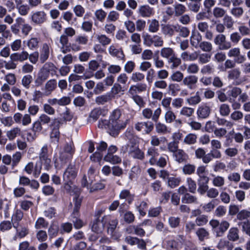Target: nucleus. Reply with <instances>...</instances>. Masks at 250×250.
Segmentation results:
<instances>
[{
	"label": "nucleus",
	"instance_id": "1",
	"mask_svg": "<svg viewBox=\"0 0 250 250\" xmlns=\"http://www.w3.org/2000/svg\"><path fill=\"white\" fill-rule=\"evenodd\" d=\"M109 123V126L112 130L118 133L120 130L125 128L127 124V120H123L121 111L119 109H116L110 114Z\"/></svg>",
	"mask_w": 250,
	"mask_h": 250
},
{
	"label": "nucleus",
	"instance_id": "2",
	"mask_svg": "<svg viewBox=\"0 0 250 250\" xmlns=\"http://www.w3.org/2000/svg\"><path fill=\"white\" fill-rule=\"evenodd\" d=\"M57 68L51 62L45 63L40 70L38 77L35 81L37 86L41 85L49 75L54 76L56 74Z\"/></svg>",
	"mask_w": 250,
	"mask_h": 250
},
{
	"label": "nucleus",
	"instance_id": "3",
	"mask_svg": "<svg viewBox=\"0 0 250 250\" xmlns=\"http://www.w3.org/2000/svg\"><path fill=\"white\" fill-rule=\"evenodd\" d=\"M78 169L74 164H70L63 172L62 178L64 182V188L70 190V184L74 180L77 175Z\"/></svg>",
	"mask_w": 250,
	"mask_h": 250
},
{
	"label": "nucleus",
	"instance_id": "4",
	"mask_svg": "<svg viewBox=\"0 0 250 250\" xmlns=\"http://www.w3.org/2000/svg\"><path fill=\"white\" fill-rule=\"evenodd\" d=\"M104 221L105 222V224H107V231L108 234L114 239H118L120 235L115 231L118 224V220L116 219L111 218L110 216H104Z\"/></svg>",
	"mask_w": 250,
	"mask_h": 250
},
{
	"label": "nucleus",
	"instance_id": "5",
	"mask_svg": "<svg viewBox=\"0 0 250 250\" xmlns=\"http://www.w3.org/2000/svg\"><path fill=\"white\" fill-rule=\"evenodd\" d=\"M73 201L74 202L75 207L73 215L74 216V219L72 221L74 223V227L77 229H79L83 225V221L77 218V216L78 215V211L81 205L82 198L79 195L76 194L73 197Z\"/></svg>",
	"mask_w": 250,
	"mask_h": 250
},
{
	"label": "nucleus",
	"instance_id": "6",
	"mask_svg": "<svg viewBox=\"0 0 250 250\" xmlns=\"http://www.w3.org/2000/svg\"><path fill=\"white\" fill-rule=\"evenodd\" d=\"M92 183L88 181L86 175L83 176L81 182L82 186L83 187H86L87 189L89 190V192H93L103 189L105 187L104 184L102 182H98L93 185H91Z\"/></svg>",
	"mask_w": 250,
	"mask_h": 250
},
{
	"label": "nucleus",
	"instance_id": "7",
	"mask_svg": "<svg viewBox=\"0 0 250 250\" xmlns=\"http://www.w3.org/2000/svg\"><path fill=\"white\" fill-rule=\"evenodd\" d=\"M227 55L229 58H234V61L237 63H242L246 60V57L241 54V50L239 47L230 49L227 52Z\"/></svg>",
	"mask_w": 250,
	"mask_h": 250
},
{
	"label": "nucleus",
	"instance_id": "8",
	"mask_svg": "<svg viewBox=\"0 0 250 250\" xmlns=\"http://www.w3.org/2000/svg\"><path fill=\"white\" fill-rule=\"evenodd\" d=\"M46 14L43 11L32 12L31 15V22L36 25H41L46 21Z\"/></svg>",
	"mask_w": 250,
	"mask_h": 250
},
{
	"label": "nucleus",
	"instance_id": "9",
	"mask_svg": "<svg viewBox=\"0 0 250 250\" xmlns=\"http://www.w3.org/2000/svg\"><path fill=\"white\" fill-rule=\"evenodd\" d=\"M161 113L160 107L157 108L153 113L152 110L148 108H145L142 111V115L147 119H151L154 122H157Z\"/></svg>",
	"mask_w": 250,
	"mask_h": 250
},
{
	"label": "nucleus",
	"instance_id": "10",
	"mask_svg": "<svg viewBox=\"0 0 250 250\" xmlns=\"http://www.w3.org/2000/svg\"><path fill=\"white\" fill-rule=\"evenodd\" d=\"M226 37L225 35L220 34L216 36L214 39V42L219 46L221 50H227L230 48L231 45L230 42H226Z\"/></svg>",
	"mask_w": 250,
	"mask_h": 250
},
{
	"label": "nucleus",
	"instance_id": "11",
	"mask_svg": "<svg viewBox=\"0 0 250 250\" xmlns=\"http://www.w3.org/2000/svg\"><path fill=\"white\" fill-rule=\"evenodd\" d=\"M61 121L57 119L54 120V125L50 134L51 142L54 144H58L59 141L60 132L59 131V125Z\"/></svg>",
	"mask_w": 250,
	"mask_h": 250
},
{
	"label": "nucleus",
	"instance_id": "12",
	"mask_svg": "<svg viewBox=\"0 0 250 250\" xmlns=\"http://www.w3.org/2000/svg\"><path fill=\"white\" fill-rule=\"evenodd\" d=\"M128 137H129V142L128 144L122 146V150L124 153L127 152L131 155L138 147V145L136 143L134 137H133L131 134L129 135Z\"/></svg>",
	"mask_w": 250,
	"mask_h": 250
},
{
	"label": "nucleus",
	"instance_id": "13",
	"mask_svg": "<svg viewBox=\"0 0 250 250\" xmlns=\"http://www.w3.org/2000/svg\"><path fill=\"white\" fill-rule=\"evenodd\" d=\"M138 14L143 18H149L154 15V11L153 8L148 5H142L139 7L137 10Z\"/></svg>",
	"mask_w": 250,
	"mask_h": 250
},
{
	"label": "nucleus",
	"instance_id": "14",
	"mask_svg": "<svg viewBox=\"0 0 250 250\" xmlns=\"http://www.w3.org/2000/svg\"><path fill=\"white\" fill-rule=\"evenodd\" d=\"M42 167L41 165H38L37 163L34 167V164L32 162L28 163L24 167V170L28 174H31L33 172L34 176L35 177H38L41 173Z\"/></svg>",
	"mask_w": 250,
	"mask_h": 250
},
{
	"label": "nucleus",
	"instance_id": "15",
	"mask_svg": "<svg viewBox=\"0 0 250 250\" xmlns=\"http://www.w3.org/2000/svg\"><path fill=\"white\" fill-rule=\"evenodd\" d=\"M198 80V77L196 76L190 75L185 77L182 83L185 86L191 90L195 87Z\"/></svg>",
	"mask_w": 250,
	"mask_h": 250
},
{
	"label": "nucleus",
	"instance_id": "16",
	"mask_svg": "<svg viewBox=\"0 0 250 250\" xmlns=\"http://www.w3.org/2000/svg\"><path fill=\"white\" fill-rule=\"evenodd\" d=\"M108 51L110 55L116 57L121 60H124L125 55L121 48L116 44H112L108 48Z\"/></svg>",
	"mask_w": 250,
	"mask_h": 250
},
{
	"label": "nucleus",
	"instance_id": "17",
	"mask_svg": "<svg viewBox=\"0 0 250 250\" xmlns=\"http://www.w3.org/2000/svg\"><path fill=\"white\" fill-rule=\"evenodd\" d=\"M50 46L49 44L44 43L40 50V59L42 63L45 62L48 58L50 54Z\"/></svg>",
	"mask_w": 250,
	"mask_h": 250
},
{
	"label": "nucleus",
	"instance_id": "18",
	"mask_svg": "<svg viewBox=\"0 0 250 250\" xmlns=\"http://www.w3.org/2000/svg\"><path fill=\"white\" fill-rule=\"evenodd\" d=\"M29 53L26 51H22L20 53H14L10 56V59L15 62H22L27 60Z\"/></svg>",
	"mask_w": 250,
	"mask_h": 250
},
{
	"label": "nucleus",
	"instance_id": "19",
	"mask_svg": "<svg viewBox=\"0 0 250 250\" xmlns=\"http://www.w3.org/2000/svg\"><path fill=\"white\" fill-rule=\"evenodd\" d=\"M146 155L150 157L149 163L151 165H155L156 163V157L159 155L158 149L154 147H150L148 148Z\"/></svg>",
	"mask_w": 250,
	"mask_h": 250
},
{
	"label": "nucleus",
	"instance_id": "20",
	"mask_svg": "<svg viewBox=\"0 0 250 250\" xmlns=\"http://www.w3.org/2000/svg\"><path fill=\"white\" fill-rule=\"evenodd\" d=\"M57 87V82L55 80H50L47 82L44 86V95L48 96Z\"/></svg>",
	"mask_w": 250,
	"mask_h": 250
},
{
	"label": "nucleus",
	"instance_id": "21",
	"mask_svg": "<svg viewBox=\"0 0 250 250\" xmlns=\"http://www.w3.org/2000/svg\"><path fill=\"white\" fill-rule=\"evenodd\" d=\"M197 112L198 117L205 119L209 116L210 109L206 104H202L198 107Z\"/></svg>",
	"mask_w": 250,
	"mask_h": 250
},
{
	"label": "nucleus",
	"instance_id": "22",
	"mask_svg": "<svg viewBox=\"0 0 250 250\" xmlns=\"http://www.w3.org/2000/svg\"><path fill=\"white\" fill-rule=\"evenodd\" d=\"M104 225L105 222L104 221L103 217L102 221L96 220L93 222L91 226V229L93 231L97 233H100L103 232Z\"/></svg>",
	"mask_w": 250,
	"mask_h": 250
},
{
	"label": "nucleus",
	"instance_id": "23",
	"mask_svg": "<svg viewBox=\"0 0 250 250\" xmlns=\"http://www.w3.org/2000/svg\"><path fill=\"white\" fill-rule=\"evenodd\" d=\"M173 157L176 162L181 163L188 160V155L183 150L179 149L173 154Z\"/></svg>",
	"mask_w": 250,
	"mask_h": 250
},
{
	"label": "nucleus",
	"instance_id": "24",
	"mask_svg": "<svg viewBox=\"0 0 250 250\" xmlns=\"http://www.w3.org/2000/svg\"><path fill=\"white\" fill-rule=\"evenodd\" d=\"M178 29V25L167 24L162 27V31L164 35L171 36L174 34L175 32H176Z\"/></svg>",
	"mask_w": 250,
	"mask_h": 250
},
{
	"label": "nucleus",
	"instance_id": "25",
	"mask_svg": "<svg viewBox=\"0 0 250 250\" xmlns=\"http://www.w3.org/2000/svg\"><path fill=\"white\" fill-rule=\"evenodd\" d=\"M202 37L198 32H192L190 37V43L191 45L195 48L198 47L201 43Z\"/></svg>",
	"mask_w": 250,
	"mask_h": 250
},
{
	"label": "nucleus",
	"instance_id": "26",
	"mask_svg": "<svg viewBox=\"0 0 250 250\" xmlns=\"http://www.w3.org/2000/svg\"><path fill=\"white\" fill-rule=\"evenodd\" d=\"M125 91L121 85L115 83L110 90V94L112 96V99L118 97L120 93L123 94Z\"/></svg>",
	"mask_w": 250,
	"mask_h": 250
},
{
	"label": "nucleus",
	"instance_id": "27",
	"mask_svg": "<svg viewBox=\"0 0 250 250\" xmlns=\"http://www.w3.org/2000/svg\"><path fill=\"white\" fill-rule=\"evenodd\" d=\"M198 57V53L194 52L192 53H189L187 51L183 52L181 54V58L184 61H194Z\"/></svg>",
	"mask_w": 250,
	"mask_h": 250
},
{
	"label": "nucleus",
	"instance_id": "28",
	"mask_svg": "<svg viewBox=\"0 0 250 250\" xmlns=\"http://www.w3.org/2000/svg\"><path fill=\"white\" fill-rule=\"evenodd\" d=\"M39 42V38L33 37L27 41L26 45L29 49L31 50H34L38 48Z\"/></svg>",
	"mask_w": 250,
	"mask_h": 250
},
{
	"label": "nucleus",
	"instance_id": "29",
	"mask_svg": "<svg viewBox=\"0 0 250 250\" xmlns=\"http://www.w3.org/2000/svg\"><path fill=\"white\" fill-rule=\"evenodd\" d=\"M212 183L213 186L217 188H222L225 185V179L224 177L214 175H212Z\"/></svg>",
	"mask_w": 250,
	"mask_h": 250
},
{
	"label": "nucleus",
	"instance_id": "30",
	"mask_svg": "<svg viewBox=\"0 0 250 250\" xmlns=\"http://www.w3.org/2000/svg\"><path fill=\"white\" fill-rule=\"evenodd\" d=\"M104 160L112 164L120 163L122 159L118 156L107 153L104 157Z\"/></svg>",
	"mask_w": 250,
	"mask_h": 250
},
{
	"label": "nucleus",
	"instance_id": "31",
	"mask_svg": "<svg viewBox=\"0 0 250 250\" xmlns=\"http://www.w3.org/2000/svg\"><path fill=\"white\" fill-rule=\"evenodd\" d=\"M96 38L99 43L104 46L109 45L111 42V39L105 34L96 35Z\"/></svg>",
	"mask_w": 250,
	"mask_h": 250
},
{
	"label": "nucleus",
	"instance_id": "32",
	"mask_svg": "<svg viewBox=\"0 0 250 250\" xmlns=\"http://www.w3.org/2000/svg\"><path fill=\"white\" fill-rule=\"evenodd\" d=\"M155 129L156 132L160 134H166L170 132V129L166 125L160 122L156 124Z\"/></svg>",
	"mask_w": 250,
	"mask_h": 250
},
{
	"label": "nucleus",
	"instance_id": "33",
	"mask_svg": "<svg viewBox=\"0 0 250 250\" xmlns=\"http://www.w3.org/2000/svg\"><path fill=\"white\" fill-rule=\"evenodd\" d=\"M21 134V130L20 128L16 127L11 129L6 132V136L9 140H13L17 136H20Z\"/></svg>",
	"mask_w": 250,
	"mask_h": 250
},
{
	"label": "nucleus",
	"instance_id": "34",
	"mask_svg": "<svg viewBox=\"0 0 250 250\" xmlns=\"http://www.w3.org/2000/svg\"><path fill=\"white\" fill-rule=\"evenodd\" d=\"M159 22L156 19L149 21L148 30L151 33H156L159 29Z\"/></svg>",
	"mask_w": 250,
	"mask_h": 250
},
{
	"label": "nucleus",
	"instance_id": "35",
	"mask_svg": "<svg viewBox=\"0 0 250 250\" xmlns=\"http://www.w3.org/2000/svg\"><path fill=\"white\" fill-rule=\"evenodd\" d=\"M186 101L188 104L191 105L198 104L201 101L200 93L199 91L196 92L194 96L187 98Z\"/></svg>",
	"mask_w": 250,
	"mask_h": 250
},
{
	"label": "nucleus",
	"instance_id": "36",
	"mask_svg": "<svg viewBox=\"0 0 250 250\" xmlns=\"http://www.w3.org/2000/svg\"><path fill=\"white\" fill-rule=\"evenodd\" d=\"M94 15L95 20L100 22H103L105 20L107 13L103 9L100 8L95 10Z\"/></svg>",
	"mask_w": 250,
	"mask_h": 250
},
{
	"label": "nucleus",
	"instance_id": "37",
	"mask_svg": "<svg viewBox=\"0 0 250 250\" xmlns=\"http://www.w3.org/2000/svg\"><path fill=\"white\" fill-rule=\"evenodd\" d=\"M119 197L122 199H125L129 204H130L134 199L133 195L130 194L129 190L124 189L120 193Z\"/></svg>",
	"mask_w": 250,
	"mask_h": 250
},
{
	"label": "nucleus",
	"instance_id": "38",
	"mask_svg": "<svg viewBox=\"0 0 250 250\" xmlns=\"http://www.w3.org/2000/svg\"><path fill=\"white\" fill-rule=\"evenodd\" d=\"M109 120H101L99 121L98 124V127L100 128H104L108 129L110 131V134L112 135H115L117 134L116 131H114L109 126Z\"/></svg>",
	"mask_w": 250,
	"mask_h": 250
},
{
	"label": "nucleus",
	"instance_id": "39",
	"mask_svg": "<svg viewBox=\"0 0 250 250\" xmlns=\"http://www.w3.org/2000/svg\"><path fill=\"white\" fill-rule=\"evenodd\" d=\"M167 140L165 137H161L160 138L156 135L151 136L150 144L152 147L158 146L160 145L161 142H166Z\"/></svg>",
	"mask_w": 250,
	"mask_h": 250
},
{
	"label": "nucleus",
	"instance_id": "40",
	"mask_svg": "<svg viewBox=\"0 0 250 250\" xmlns=\"http://www.w3.org/2000/svg\"><path fill=\"white\" fill-rule=\"evenodd\" d=\"M174 14L175 16H179L182 15L186 11V7L182 4L175 3L173 5Z\"/></svg>",
	"mask_w": 250,
	"mask_h": 250
},
{
	"label": "nucleus",
	"instance_id": "41",
	"mask_svg": "<svg viewBox=\"0 0 250 250\" xmlns=\"http://www.w3.org/2000/svg\"><path fill=\"white\" fill-rule=\"evenodd\" d=\"M238 229L236 228H231L228 232V239L232 241H236L239 239Z\"/></svg>",
	"mask_w": 250,
	"mask_h": 250
},
{
	"label": "nucleus",
	"instance_id": "42",
	"mask_svg": "<svg viewBox=\"0 0 250 250\" xmlns=\"http://www.w3.org/2000/svg\"><path fill=\"white\" fill-rule=\"evenodd\" d=\"M10 206V202L7 200H0V208L3 209L6 218L8 217L9 216L8 210Z\"/></svg>",
	"mask_w": 250,
	"mask_h": 250
},
{
	"label": "nucleus",
	"instance_id": "43",
	"mask_svg": "<svg viewBox=\"0 0 250 250\" xmlns=\"http://www.w3.org/2000/svg\"><path fill=\"white\" fill-rule=\"evenodd\" d=\"M112 100V96L109 93L98 96L96 98V102L98 104H104Z\"/></svg>",
	"mask_w": 250,
	"mask_h": 250
},
{
	"label": "nucleus",
	"instance_id": "44",
	"mask_svg": "<svg viewBox=\"0 0 250 250\" xmlns=\"http://www.w3.org/2000/svg\"><path fill=\"white\" fill-rule=\"evenodd\" d=\"M181 181V179L180 177H170L167 179V185L169 187L173 188L178 186Z\"/></svg>",
	"mask_w": 250,
	"mask_h": 250
},
{
	"label": "nucleus",
	"instance_id": "45",
	"mask_svg": "<svg viewBox=\"0 0 250 250\" xmlns=\"http://www.w3.org/2000/svg\"><path fill=\"white\" fill-rule=\"evenodd\" d=\"M116 26L110 22L105 23L103 28V31L107 34H113L116 30Z\"/></svg>",
	"mask_w": 250,
	"mask_h": 250
},
{
	"label": "nucleus",
	"instance_id": "46",
	"mask_svg": "<svg viewBox=\"0 0 250 250\" xmlns=\"http://www.w3.org/2000/svg\"><path fill=\"white\" fill-rule=\"evenodd\" d=\"M175 55L172 48L169 47L163 48L161 50V55L165 58L169 59Z\"/></svg>",
	"mask_w": 250,
	"mask_h": 250
},
{
	"label": "nucleus",
	"instance_id": "47",
	"mask_svg": "<svg viewBox=\"0 0 250 250\" xmlns=\"http://www.w3.org/2000/svg\"><path fill=\"white\" fill-rule=\"evenodd\" d=\"M196 234L197 235L199 240L201 241H204L208 237L209 233L204 228H199L196 231Z\"/></svg>",
	"mask_w": 250,
	"mask_h": 250
},
{
	"label": "nucleus",
	"instance_id": "48",
	"mask_svg": "<svg viewBox=\"0 0 250 250\" xmlns=\"http://www.w3.org/2000/svg\"><path fill=\"white\" fill-rule=\"evenodd\" d=\"M185 66L188 74H196L199 70V66L195 63H192Z\"/></svg>",
	"mask_w": 250,
	"mask_h": 250
},
{
	"label": "nucleus",
	"instance_id": "49",
	"mask_svg": "<svg viewBox=\"0 0 250 250\" xmlns=\"http://www.w3.org/2000/svg\"><path fill=\"white\" fill-rule=\"evenodd\" d=\"M119 18L120 14L117 11L112 10L108 14L106 20L108 22H115Z\"/></svg>",
	"mask_w": 250,
	"mask_h": 250
},
{
	"label": "nucleus",
	"instance_id": "50",
	"mask_svg": "<svg viewBox=\"0 0 250 250\" xmlns=\"http://www.w3.org/2000/svg\"><path fill=\"white\" fill-rule=\"evenodd\" d=\"M183 202L187 204L197 203V198L196 197L191 195L188 193L185 194L182 198Z\"/></svg>",
	"mask_w": 250,
	"mask_h": 250
},
{
	"label": "nucleus",
	"instance_id": "51",
	"mask_svg": "<svg viewBox=\"0 0 250 250\" xmlns=\"http://www.w3.org/2000/svg\"><path fill=\"white\" fill-rule=\"evenodd\" d=\"M197 136L195 134L189 133L184 139V142L188 145H193L196 142Z\"/></svg>",
	"mask_w": 250,
	"mask_h": 250
},
{
	"label": "nucleus",
	"instance_id": "52",
	"mask_svg": "<svg viewBox=\"0 0 250 250\" xmlns=\"http://www.w3.org/2000/svg\"><path fill=\"white\" fill-rule=\"evenodd\" d=\"M17 8L18 10L19 14L22 16L26 15L30 10V6L26 4H17Z\"/></svg>",
	"mask_w": 250,
	"mask_h": 250
},
{
	"label": "nucleus",
	"instance_id": "53",
	"mask_svg": "<svg viewBox=\"0 0 250 250\" xmlns=\"http://www.w3.org/2000/svg\"><path fill=\"white\" fill-rule=\"evenodd\" d=\"M230 13L234 17L239 18L244 14V10L242 7L234 6L230 10Z\"/></svg>",
	"mask_w": 250,
	"mask_h": 250
},
{
	"label": "nucleus",
	"instance_id": "54",
	"mask_svg": "<svg viewBox=\"0 0 250 250\" xmlns=\"http://www.w3.org/2000/svg\"><path fill=\"white\" fill-rule=\"evenodd\" d=\"M48 222L42 217H39L35 222V228L36 229L46 228L48 226Z\"/></svg>",
	"mask_w": 250,
	"mask_h": 250
},
{
	"label": "nucleus",
	"instance_id": "55",
	"mask_svg": "<svg viewBox=\"0 0 250 250\" xmlns=\"http://www.w3.org/2000/svg\"><path fill=\"white\" fill-rule=\"evenodd\" d=\"M194 110L191 107L184 106L182 107L180 111L181 115L185 116L186 117H190L194 113Z\"/></svg>",
	"mask_w": 250,
	"mask_h": 250
},
{
	"label": "nucleus",
	"instance_id": "56",
	"mask_svg": "<svg viewBox=\"0 0 250 250\" xmlns=\"http://www.w3.org/2000/svg\"><path fill=\"white\" fill-rule=\"evenodd\" d=\"M65 121H70L72 120L74 114L67 107H65L64 111L61 115Z\"/></svg>",
	"mask_w": 250,
	"mask_h": 250
},
{
	"label": "nucleus",
	"instance_id": "57",
	"mask_svg": "<svg viewBox=\"0 0 250 250\" xmlns=\"http://www.w3.org/2000/svg\"><path fill=\"white\" fill-rule=\"evenodd\" d=\"M102 112V110L100 108L94 109L90 114L89 120L92 119L93 121H96L100 117Z\"/></svg>",
	"mask_w": 250,
	"mask_h": 250
},
{
	"label": "nucleus",
	"instance_id": "58",
	"mask_svg": "<svg viewBox=\"0 0 250 250\" xmlns=\"http://www.w3.org/2000/svg\"><path fill=\"white\" fill-rule=\"evenodd\" d=\"M73 11L78 17H82L85 13V9L80 4L75 5L73 8Z\"/></svg>",
	"mask_w": 250,
	"mask_h": 250
},
{
	"label": "nucleus",
	"instance_id": "59",
	"mask_svg": "<svg viewBox=\"0 0 250 250\" xmlns=\"http://www.w3.org/2000/svg\"><path fill=\"white\" fill-rule=\"evenodd\" d=\"M144 79L145 75L139 72L133 73L130 77V80L135 83L141 82Z\"/></svg>",
	"mask_w": 250,
	"mask_h": 250
},
{
	"label": "nucleus",
	"instance_id": "60",
	"mask_svg": "<svg viewBox=\"0 0 250 250\" xmlns=\"http://www.w3.org/2000/svg\"><path fill=\"white\" fill-rule=\"evenodd\" d=\"M195 170V166L193 165L187 164L182 168L183 172L186 175H190L193 173Z\"/></svg>",
	"mask_w": 250,
	"mask_h": 250
},
{
	"label": "nucleus",
	"instance_id": "61",
	"mask_svg": "<svg viewBox=\"0 0 250 250\" xmlns=\"http://www.w3.org/2000/svg\"><path fill=\"white\" fill-rule=\"evenodd\" d=\"M184 78V74L179 71L174 72L170 76L171 80L176 82H180Z\"/></svg>",
	"mask_w": 250,
	"mask_h": 250
},
{
	"label": "nucleus",
	"instance_id": "62",
	"mask_svg": "<svg viewBox=\"0 0 250 250\" xmlns=\"http://www.w3.org/2000/svg\"><path fill=\"white\" fill-rule=\"evenodd\" d=\"M188 190L191 193H195L196 190V184L191 178H187L186 179Z\"/></svg>",
	"mask_w": 250,
	"mask_h": 250
},
{
	"label": "nucleus",
	"instance_id": "63",
	"mask_svg": "<svg viewBox=\"0 0 250 250\" xmlns=\"http://www.w3.org/2000/svg\"><path fill=\"white\" fill-rule=\"evenodd\" d=\"M32 81V77L30 75H27L22 77L21 80V84L26 89H28Z\"/></svg>",
	"mask_w": 250,
	"mask_h": 250
},
{
	"label": "nucleus",
	"instance_id": "64",
	"mask_svg": "<svg viewBox=\"0 0 250 250\" xmlns=\"http://www.w3.org/2000/svg\"><path fill=\"white\" fill-rule=\"evenodd\" d=\"M128 77L127 75L125 73H121L117 77V82L116 83L119 84L120 85H125L128 81Z\"/></svg>",
	"mask_w": 250,
	"mask_h": 250
}]
</instances>
